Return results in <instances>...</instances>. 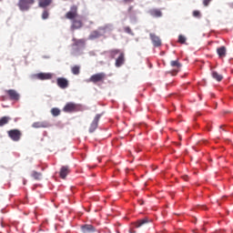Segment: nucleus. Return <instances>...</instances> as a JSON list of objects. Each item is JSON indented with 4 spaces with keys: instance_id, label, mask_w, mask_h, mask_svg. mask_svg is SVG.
I'll use <instances>...</instances> for the list:
<instances>
[{
    "instance_id": "nucleus-24",
    "label": "nucleus",
    "mask_w": 233,
    "mask_h": 233,
    "mask_svg": "<svg viewBox=\"0 0 233 233\" xmlns=\"http://www.w3.org/2000/svg\"><path fill=\"white\" fill-rule=\"evenodd\" d=\"M122 53L121 50L119 49H112L109 51V56L111 57V59H116V56L118 55H120Z\"/></svg>"
},
{
    "instance_id": "nucleus-29",
    "label": "nucleus",
    "mask_w": 233,
    "mask_h": 233,
    "mask_svg": "<svg viewBox=\"0 0 233 233\" xmlns=\"http://www.w3.org/2000/svg\"><path fill=\"white\" fill-rule=\"evenodd\" d=\"M42 177L43 175L37 171H33L32 173V177H34V179L39 180Z\"/></svg>"
},
{
    "instance_id": "nucleus-36",
    "label": "nucleus",
    "mask_w": 233,
    "mask_h": 233,
    "mask_svg": "<svg viewBox=\"0 0 233 233\" xmlns=\"http://www.w3.org/2000/svg\"><path fill=\"white\" fill-rule=\"evenodd\" d=\"M122 3H124V5H128L130 3H134V0H122Z\"/></svg>"
},
{
    "instance_id": "nucleus-16",
    "label": "nucleus",
    "mask_w": 233,
    "mask_h": 233,
    "mask_svg": "<svg viewBox=\"0 0 233 233\" xmlns=\"http://www.w3.org/2000/svg\"><path fill=\"white\" fill-rule=\"evenodd\" d=\"M52 3L54 0H38V6L39 8H48Z\"/></svg>"
},
{
    "instance_id": "nucleus-8",
    "label": "nucleus",
    "mask_w": 233,
    "mask_h": 233,
    "mask_svg": "<svg viewBox=\"0 0 233 233\" xmlns=\"http://www.w3.org/2000/svg\"><path fill=\"white\" fill-rule=\"evenodd\" d=\"M101 114H97L96 115L94 120L92 121L90 127H89V132L90 134L96 132V130L97 129V127L99 125V120L101 119Z\"/></svg>"
},
{
    "instance_id": "nucleus-7",
    "label": "nucleus",
    "mask_w": 233,
    "mask_h": 233,
    "mask_svg": "<svg viewBox=\"0 0 233 233\" xmlns=\"http://www.w3.org/2000/svg\"><path fill=\"white\" fill-rule=\"evenodd\" d=\"M170 65L172 68H174L173 70L170 71V74L172 76H177V72L181 70V66H183L181 65V63H179V60H173L170 62Z\"/></svg>"
},
{
    "instance_id": "nucleus-15",
    "label": "nucleus",
    "mask_w": 233,
    "mask_h": 233,
    "mask_svg": "<svg viewBox=\"0 0 233 233\" xmlns=\"http://www.w3.org/2000/svg\"><path fill=\"white\" fill-rule=\"evenodd\" d=\"M83 27V22L77 18H75L74 20H72V25L71 28L73 30H77L79 28Z\"/></svg>"
},
{
    "instance_id": "nucleus-19",
    "label": "nucleus",
    "mask_w": 233,
    "mask_h": 233,
    "mask_svg": "<svg viewBox=\"0 0 233 233\" xmlns=\"http://www.w3.org/2000/svg\"><path fill=\"white\" fill-rule=\"evenodd\" d=\"M82 231L84 233L96 232V228H94V226L92 225H85V226H82Z\"/></svg>"
},
{
    "instance_id": "nucleus-3",
    "label": "nucleus",
    "mask_w": 233,
    "mask_h": 233,
    "mask_svg": "<svg viewBox=\"0 0 233 233\" xmlns=\"http://www.w3.org/2000/svg\"><path fill=\"white\" fill-rule=\"evenodd\" d=\"M7 135L12 139V141H19L21 139V137L23 136V133H21V130L19 129H11L7 131Z\"/></svg>"
},
{
    "instance_id": "nucleus-38",
    "label": "nucleus",
    "mask_w": 233,
    "mask_h": 233,
    "mask_svg": "<svg viewBox=\"0 0 233 233\" xmlns=\"http://www.w3.org/2000/svg\"><path fill=\"white\" fill-rule=\"evenodd\" d=\"M130 233H136V232H134V231L130 230Z\"/></svg>"
},
{
    "instance_id": "nucleus-33",
    "label": "nucleus",
    "mask_w": 233,
    "mask_h": 233,
    "mask_svg": "<svg viewBox=\"0 0 233 233\" xmlns=\"http://www.w3.org/2000/svg\"><path fill=\"white\" fill-rule=\"evenodd\" d=\"M193 15L194 17H201V13L199 11H194Z\"/></svg>"
},
{
    "instance_id": "nucleus-22",
    "label": "nucleus",
    "mask_w": 233,
    "mask_h": 233,
    "mask_svg": "<svg viewBox=\"0 0 233 233\" xmlns=\"http://www.w3.org/2000/svg\"><path fill=\"white\" fill-rule=\"evenodd\" d=\"M149 14L152 17H161V15H163V13H161V10L159 9H151L149 10Z\"/></svg>"
},
{
    "instance_id": "nucleus-17",
    "label": "nucleus",
    "mask_w": 233,
    "mask_h": 233,
    "mask_svg": "<svg viewBox=\"0 0 233 233\" xmlns=\"http://www.w3.org/2000/svg\"><path fill=\"white\" fill-rule=\"evenodd\" d=\"M217 53L218 57L223 58L227 56V47L225 46H222L217 49Z\"/></svg>"
},
{
    "instance_id": "nucleus-31",
    "label": "nucleus",
    "mask_w": 233,
    "mask_h": 233,
    "mask_svg": "<svg viewBox=\"0 0 233 233\" xmlns=\"http://www.w3.org/2000/svg\"><path fill=\"white\" fill-rule=\"evenodd\" d=\"M124 32H126V34H129V35H134V32H132L130 26L124 27Z\"/></svg>"
},
{
    "instance_id": "nucleus-18",
    "label": "nucleus",
    "mask_w": 233,
    "mask_h": 233,
    "mask_svg": "<svg viewBox=\"0 0 233 233\" xmlns=\"http://www.w3.org/2000/svg\"><path fill=\"white\" fill-rule=\"evenodd\" d=\"M147 223H148V218H143L133 223V226L135 227V228H139L143 227V225H147Z\"/></svg>"
},
{
    "instance_id": "nucleus-21",
    "label": "nucleus",
    "mask_w": 233,
    "mask_h": 233,
    "mask_svg": "<svg viewBox=\"0 0 233 233\" xmlns=\"http://www.w3.org/2000/svg\"><path fill=\"white\" fill-rule=\"evenodd\" d=\"M10 121H12V117H10V116H2L0 118V127H5V125H8V123H10Z\"/></svg>"
},
{
    "instance_id": "nucleus-12",
    "label": "nucleus",
    "mask_w": 233,
    "mask_h": 233,
    "mask_svg": "<svg viewBox=\"0 0 233 233\" xmlns=\"http://www.w3.org/2000/svg\"><path fill=\"white\" fill-rule=\"evenodd\" d=\"M68 174H70V167L68 166H64L60 168L59 177L61 179H66Z\"/></svg>"
},
{
    "instance_id": "nucleus-14",
    "label": "nucleus",
    "mask_w": 233,
    "mask_h": 233,
    "mask_svg": "<svg viewBox=\"0 0 233 233\" xmlns=\"http://www.w3.org/2000/svg\"><path fill=\"white\" fill-rule=\"evenodd\" d=\"M149 35L154 46H161V38L159 36L156 35V34H150Z\"/></svg>"
},
{
    "instance_id": "nucleus-39",
    "label": "nucleus",
    "mask_w": 233,
    "mask_h": 233,
    "mask_svg": "<svg viewBox=\"0 0 233 233\" xmlns=\"http://www.w3.org/2000/svg\"><path fill=\"white\" fill-rule=\"evenodd\" d=\"M3 101H5V96H3Z\"/></svg>"
},
{
    "instance_id": "nucleus-32",
    "label": "nucleus",
    "mask_w": 233,
    "mask_h": 233,
    "mask_svg": "<svg viewBox=\"0 0 233 233\" xmlns=\"http://www.w3.org/2000/svg\"><path fill=\"white\" fill-rule=\"evenodd\" d=\"M186 41H187V38L183 35H180L178 36V43H180L181 45H185Z\"/></svg>"
},
{
    "instance_id": "nucleus-34",
    "label": "nucleus",
    "mask_w": 233,
    "mask_h": 233,
    "mask_svg": "<svg viewBox=\"0 0 233 233\" xmlns=\"http://www.w3.org/2000/svg\"><path fill=\"white\" fill-rule=\"evenodd\" d=\"M211 2H212V0H203V5L208 6V5H210Z\"/></svg>"
},
{
    "instance_id": "nucleus-28",
    "label": "nucleus",
    "mask_w": 233,
    "mask_h": 233,
    "mask_svg": "<svg viewBox=\"0 0 233 233\" xmlns=\"http://www.w3.org/2000/svg\"><path fill=\"white\" fill-rule=\"evenodd\" d=\"M48 17H50V12L48 11V9H44V11L42 12V19L46 20L48 19Z\"/></svg>"
},
{
    "instance_id": "nucleus-40",
    "label": "nucleus",
    "mask_w": 233,
    "mask_h": 233,
    "mask_svg": "<svg viewBox=\"0 0 233 233\" xmlns=\"http://www.w3.org/2000/svg\"><path fill=\"white\" fill-rule=\"evenodd\" d=\"M220 128H223V126H220Z\"/></svg>"
},
{
    "instance_id": "nucleus-26",
    "label": "nucleus",
    "mask_w": 233,
    "mask_h": 233,
    "mask_svg": "<svg viewBox=\"0 0 233 233\" xmlns=\"http://www.w3.org/2000/svg\"><path fill=\"white\" fill-rule=\"evenodd\" d=\"M81 67L79 66H75L71 68V72L72 74H74V76H79Z\"/></svg>"
},
{
    "instance_id": "nucleus-11",
    "label": "nucleus",
    "mask_w": 233,
    "mask_h": 233,
    "mask_svg": "<svg viewBox=\"0 0 233 233\" xmlns=\"http://www.w3.org/2000/svg\"><path fill=\"white\" fill-rule=\"evenodd\" d=\"M56 84L59 88H68V80L65 77H58L56 79Z\"/></svg>"
},
{
    "instance_id": "nucleus-9",
    "label": "nucleus",
    "mask_w": 233,
    "mask_h": 233,
    "mask_svg": "<svg viewBox=\"0 0 233 233\" xmlns=\"http://www.w3.org/2000/svg\"><path fill=\"white\" fill-rule=\"evenodd\" d=\"M11 101H19L20 95L15 89H8L5 91Z\"/></svg>"
},
{
    "instance_id": "nucleus-27",
    "label": "nucleus",
    "mask_w": 233,
    "mask_h": 233,
    "mask_svg": "<svg viewBox=\"0 0 233 233\" xmlns=\"http://www.w3.org/2000/svg\"><path fill=\"white\" fill-rule=\"evenodd\" d=\"M51 114L55 117H57V116H59L61 114V110H59V108H57V107H54L51 109Z\"/></svg>"
},
{
    "instance_id": "nucleus-25",
    "label": "nucleus",
    "mask_w": 233,
    "mask_h": 233,
    "mask_svg": "<svg viewBox=\"0 0 233 233\" xmlns=\"http://www.w3.org/2000/svg\"><path fill=\"white\" fill-rule=\"evenodd\" d=\"M211 76L213 79H216V81H222L223 80V76L219 75L216 71H212Z\"/></svg>"
},
{
    "instance_id": "nucleus-2",
    "label": "nucleus",
    "mask_w": 233,
    "mask_h": 233,
    "mask_svg": "<svg viewBox=\"0 0 233 233\" xmlns=\"http://www.w3.org/2000/svg\"><path fill=\"white\" fill-rule=\"evenodd\" d=\"M34 3H35V0H18L17 6L21 12H28Z\"/></svg>"
},
{
    "instance_id": "nucleus-37",
    "label": "nucleus",
    "mask_w": 233,
    "mask_h": 233,
    "mask_svg": "<svg viewBox=\"0 0 233 233\" xmlns=\"http://www.w3.org/2000/svg\"><path fill=\"white\" fill-rule=\"evenodd\" d=\"M145 204V202L144 201H140V205H144Z\"/></svg>"
},
{
    "instance_id": "nucleus-6",
    "label": "nucleus",
    "mask_w": 233,
    "mask_h": 233,
    "mask_svg": "<svg viewBox=\"0 0 233 233\" xmlns=\"http://www.w3.org/2000/svg\"><path fill=\"white\" fill-rule=\"evenodd\" d=\"M78 108L79 106L77 104L70 102L64 106L63 110L64 112L72 114V112H77Z\"/></svg>"
},
{
    "instance_id": "nucleus-23",
    "label": "nucleus",
    "mask_w": 233,
    "mask_h": 233,
    "mask_svg": "<svg viewBox=\"0 0 233 233\" xmlns=\"http://www.w3.org/2000/svg\"><path fill=\"white\" fill-rule=\"evenodd\" d=\"M73 46H85V39L73 38Z\"/></svg>"
},
{
    "instance_id": "nucleus-5",
    "label": "nucleus",
    "mask_w": 233,
    "mask_h": 233,
    "mask_svg": "<svg viewBox=\"0 0 233 233\" xmlns=\"http://www.w3.org/2000/svg\"><path fill=\"white\" fill-rule=\"evenodd\" d=\"M106 77V75L105 73H98L91 76L89 81L90 83H103Z\"/></svg>"
},
{
    "instance_id": "nucleus-10",
    "label": "nucleus",
    "mask_w": 233,
    "mask_h": 233,
    "mask_svg": "<svg viewBox=\"0 0 233 233\" xmlns=\"http://www.w3.org/2000/svg\"><path fill=\"white\" fill-rule=\"evenodd\" d=\"M35 79H39L40 81H46L48 79H52L53 75L51 73H38L35 75Z\"/></svg>"
},
{
    "instance_id": "nucleus-20",
    "label": "nucleus",
    "mask_w": 233,
    "mask_h": 233,
    "mask_svg": "<svg viewBox=\"0 0 233 233\" xmlns=\"http://www.w3.org/2000/svg\"><path fill=\"white\" fill-rule=\"evenodd\" d=\"M33 128H46L48 127V123L46 122H35L32 125Z\"/></svg>"
},
{
    "instance_id": "nucleus-35",
    "label": "nucleus",
    "mask_w": 233,
    "mask_h": 233,
    "mask_svg": "<svg viewBox=\"0 0 233 233\" xmlns=\"http://www.w3.org/2000/svg\"><path fill=\"white\" fill-rule=\"evenodd\" d=\"M133 12H136V11H134V5H130V6L127 8V14H132Z\"/></svg>"
},
{
    "instance_id": "nucleus-30",
    "label": "nucleus",
    "mask_w": 233,
    "mask_h": 233,
    "mask_svg": "<svg viewBox=\"0 0 233 233\" xmlns=\"http://www.w3.org/2000/svg\"><path fill=\"white\" fill-rule=\"evenodd\" d=\"M128 17H129V19H130L131 21H136V19H137V15H136V11L133 12V13H129V14H128Z\"/></svg>"
},
{
    "instance_id": "nucleus-13",
    "label": "nucleus",
    "mask_w": 233,
    "mask_h": 233,
    "mask_svg": "<svg viewBox=\"0 0 233 233\" xmlns=\"http://www.w3.org/2000/svg\"><path fill=\"white\" fill-rule=\"evenodd\" d=\"M123 65H125V53L122 52L116 59L115 66H116V68H119V66H123Z\"/></svg>"
},
{
    "instance_id": "nucleus-1",
    "label": "nucleus",
    "mask_w": 233,
    "mask_h": 233,
    "mask_svg": "<svg viewBox=\"0 0 233 233\" xmlns=\"http://www.w3.org/2000/svg\"><path fill=\"white\" fill-rule=\"evenodd\" d=\"M108 32V26L99 27L97 30L92 31L88 36V39L91 41L94 39H99L102 35H105V33Z\"/></svg>"
},
{
    "instance_id": "nucleus-4",
    "label": "nucleus",
    "mask_w": 233,
    "mask_h": 233,
    "mask_svg": "<svg viewBox=\"0 0 233 233\" xmlns=\"http://www.w3.org/2000/svg\"><path fill=\"white\" fill-rule=\"evenodd\" d=\"M77 5H72L70 10L66 14V19H70V21H74V19H77Z\"/></svg>"
}]
</instances>
